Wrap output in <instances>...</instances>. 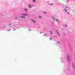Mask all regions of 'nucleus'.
I'll return each instance as SVG.
<instances>
[{"mask_svg": "<svg viewBox=\"0 0 75 75\" xmlns=\"http://www.w3.org/2000/svg\"><path fill=\"white\" fill-rule=\"evenodd\" d=\"M22 16H19V18H24L25 19V16H28V14L27 13H23L21 14Z\"/></svg>", "mask_w": 75, "mask_h": 75, "instance_id": "obj_1", "label": "nucleus"}, {"mask_svg": "<svg viewBox=\"0 0 75 75\" xmlns=\"http://www.w3.org/2000/svg\"><path fill=\"white\" fill-rule=\"evenodd\" d=\"M70 56H71V54H68L67 55V59L68 62H69L70 61Z\"/></svg>", "mask_w": 75, "mask_h": 75, "instance_id": "obj_2", "label": "nucleus"}, {"mask_svg": "<svg viewBox=\"0 0 75 75\" xmlns=\"http://www.w3.org/2000/svg\"><path fill=\"white\" fill-rule=\"evenodd\" d=\"M34 5H32L31 4H29L28 5V7H29V8H31L33 7H34Z\"/></svg>", "mask_w": 75, "mask_h": 75, "instance_id": "obj_3", "label": "nucleus"}, {"mask_svg": "<svg viewBox=\"0 0 75 75\" xmlns=\"http://www.w3.org/2000/svg\"><path fill=\"white\" fill-rule=\"evenodd\" d=\"M55 21L57 22V23H58L59 24H61V22H60V21H59V20L58 19H55Z\"/></svg>", "mask_w": 75, "mask_h": 75, "instance_id": "obj_4", "label": "nucleus"}, {"mask_svg": "<svg viewBox=\"0 0 75 75\" xmlns=\"http://www.w3.org/2000/svg\"><path fill=\"white\" fill-rule=\"evenodd\" d=\"M67 9L66 8H64L63 9V11H64V12H67Z\"/></svg>", "mask_w": 75, "mask_h": 75, "instance_id": "obj_5", "label": "nucleus"}, {"mask_svg": "<svg viewBox=\"0 0 75 75\" xmlns=\"http://www.w3.org/2000/svg\"><path fill=\"white\" fill-rule=\"evenodd\" d=\"M31 21L33 22V23H35L36 21H35V20H34V19H31Z\"/></svg>", "mask_w": 75, "mask_h": 75, "instance_id": "obj_6", "label": "nucleus"}, {"mask_svg": "<svg viewBox=\"0 0 75 75\" xmlns=\"http://www.w3.org/2000/svg\"><path fill=\"white\" fill-rule=\"evenodd\" d=\"M74 66H75V63H73L72 64V66L73 68H74Z\"/></svg>", "mask_w": 75, "mask_h": 75, "instance_id": "obj_7", "label": "nucleus"}, {"mask_svg": "<svg viewBox=\"0 0 75 75\" xmlns=\"http://www.w3.org/2000/svg\"><path fill=\"white\" fill-rule=\"evenodd\" d=\"M65 7L66 8H66L67 10V9H69V7L68 6H66Z\"/></svg>", "mask_w": 75, "mask_h": 75, "instance_id": "obj_8", "label": "nucleus"}, {"mask_svg": "<svg viewBox=\"0 0 75 75\" xmlns=\"http://www.w3.org/2000/svg\"><path fill=\"white\" fill-rule=\"evenodd\" d=\"M52 18L53 20H54V21H55V19H55V18L54 16H53L52 17Z\"/></svg>", "mask_w": 75, "mask_h": 75, "instance_id": "obj_9", "label": "nucleus"}, {"mask_svg": "<svg viewBox=\"0 0 75 75\" xmlns=\"http://www.w3.org/2000/svg\"><path fill=\"white\" fill-rule=\"evenodd\" d=\"M24 10L26 12H27V11H28V10H27V8H24Z\"/></svg>", "mask_w": 75, "mask_h": 75, "instance_id": "obj_10", "label": "nucleus"}, {"mask_svg": "<svg viewBox=\"0 0 75 75\" xmlns=\"http://www.w3.org/2000/svg\"><path fill=\"white\" fill-rule=\"evenodd\" d=\"M49 5L50 6H53V4H51V3H49Z\"/></svg>", "mask_w": 75, "mask_h": 75, "instance_id": "obj_11", "label": "nucleus"}, {"mask_svg": "<svg viewBox=\"0 0 75 75\" xmlns=\"http://www.w3.org/2000/svg\"><path fill=\"white\" fill-rule=\"evenodd\" d=\"M57 33L58 34V35L59 36H60V34H59V33L58 32H57Z\"/></svg>", "mask_w": 75, "mask_h": 75, "instance_id": "obj_12", "label": "nucleus"}, {"mask_svg": "<svg viewBox=\"0 0 75 75\" xmlns=\"http://www.w3.org/2000/svg\"><path fill=\"white\" fill-rule=\"evenodd\" d=\"M11 25V23H9L8 24V26H10V25Z\"/></svg>", "mask_w": 75, "mask_h": 75, "instance_id": "obj_13", "label": "nucleus"}, {"mask_svg": "<svg viewBox=\"0 0 75 75\" xmlns=\"http://www.w3.org/2000/svg\"><path fill=\"white\" fill-rule=\"evenodd\" d=\"M50 34H53V33L52 31H50Z\"/></svg>", "mask_w": 75, "mask_h": 75, "instance_id": "obj_14", "label": "nucleus"}, {"mask_svg": "<svg viewBox=\"0 0 75 75\" xmlns=\"http://www.w3.org/2000/svg\"><path fill=\"white\" fill-rule=\"evenodd\" d=\"M33 2H35L36 0H32Z\"/></svg>", "mask_w": 75, "mask_h": 75, "instance_id": "obj_15", "label": "nucleus"}, {"mask_svg": "<svg viewBox=\"0 0 75 75\" xmlns=\"http://www.w3.org/2000/svg\"><path fill=\"white\" fill-rule=\"evenodd\" d=\"M39 18H41V16H39Z\"/></svg>", "mask_w": 75, "mask_h": 75, "instance_id": "obj_16", "label": "nucleus"}, {"mask_svg": "<svg viewBox=\"0 0 75 75\" xmlns=\"http://www.w3.org/2000/svg\"><path fill=\"white\" fill-rule=\"evenodd\" d=\"M44 36H48V35H47V34H46V33H45V34H44Z\"/></svg>", "mask_w": 75, "mask_h": 75, "instance_id": "obj_17", "label": "nucleus"}, {"mask_svg": "<svg viewBox=\"0 0 75 75\" xmlns=\"http://www.w3.org/2000/svg\"><path fill=\"white\" fill-rule=\"evenodd\" d=\"M43 13L44 14H47V12H43Z\"/></svg>", "mask_w": 75, "mask_h": 75, "instance_id": "obj_18", "label": "nucleus"}, {"mask_svg": "<svg viewBox=\"0 0 75 75\" xmlns=\"http://www.w3.org/2000/svg\"><path fill=\"white\" fill-rule=\"evenodd\" d=\"M60 42L59 41L57 42V44H59Z\"/></svg>", "mask_w": 75, "mask_h": 75, "instance_id": "obj_19", "label": "nucleus"}, {"mask_svg": "<svg viewBox=\"0 0 75 75\" xmlns=\"http://www.w3.org/2000/svg\"><path fill=\"white\" fill-rule=\"evenodd\" d=\"M16 29L15 28H13V31H15L16 30Z\"/></svg>", "mask_w": 75, "mask_h": 75, "instance_id": "obj_20", "label": "nucleus"}, {"mask_svg": "<svg viewBox=\"0 0 75 75\" xmlns=\"http://www.w3.org/2000/svg\"><path fill=\"white\" fill-rule=\"evenodd\" d=\"M11 30V29H9V30H7V31H10Z\"/></svg>", "mask_w": 75, "mask_h": 75, "instance_id": "obj_21", "label": "nucleus"}, {"mask_svg": "<svg viewBox=\"0 0 75 75\" xmlns=\"http://www.w3.org/2000/svg\"><path fill=\"white\" fill-rule=\"evenodd\" d=\"M65 26L66 27H67V25H65Z\"/></svg>", "mask_w": 75, "mask_h": 75, "instance_id": "obj_22", "label": "nucleus"}, {"mask_svg": "<svg viewBox=\"0 0 75 75\" xmlns=\"http://www.w3.org/2000/svg\"><path fill=\"white\" fill-rule=\"evenodd\" d=\"M3 27H6V25H4L3 26Z\"/></svg>", "mask_w": 75, "mask_h": 75, "instance_id": "obj_23", "label": "nucleus"}, {"mask_svg": "<svg viewBox=\"0 0 75 75\" xmlns=\"http://www.w3.org/2000/svg\"><path fill=\"white\" fill-rule=\"evenodd\" d=\"M67 14H69V12H67Z\"/></svg>", "mask_w": 75, "mask_h": 75, "instance_id": "obj_24", "label": "nucleus"}, {"mask_svg": "<svg viewBox=\"0 0 75 75\" xmlns=\"http://www.w3.org/2000/svg\"><path fill=\"white\" fill-rule=\"evenodd\" d=\"M11 26H10L8 27V28H11Z\"/></svg>", "mask_w": 75, "mask_h": 75, "instance_id": "obj_25", "label": "nucleus"}, {"mask_svg": "<svg viewBox=\"0 0 75 75\" xmlns=\"http://www.w3.org/2000/svg\"><path fill=\"white\" fill-rule=\"evenodd\" d=\"M50 40H52V38H50Z\"/></svg>", "mask_w": 75, "mask_h": 75, "instance_id": "obj_26", "label": "nucleus"}, {"mask_svg": "<svg viewBox=\"0 0 75 75\" xmlns=\"http://www.w3.org/2000/svg\"><path fill=\"white\" fill-rule=\"evenodd\" d=\"M66 0L67 1V2H68V0Z\"/></svg>", "mask_w": 75, "mask_h": 75, "instance_id": "obj_27", "label": "nucleus"}, {"mask_svg": "<svg viewBox=\"0 0 75 75\" xmlns=\"http://www.w3.org/2000/svg\"><path fill=\"white\" fill-rule=\"evenodd\" d=\"M69 69H67V70H68Z\"/></svg>", "mask_w": 75, "mask_h": 75, "instance_id": "obj_28", "label": "nucleus"}, {"mask_svg": "<svg viewBox=\"0 0 75 75\" xmlns=\"http://www.w3.org/2000/svg\"><path fill=\"white\" fill-rule=\"evenodd\" d=\"M17 18V17H16L15 18Z\"/></svg>", "mask_w": 75, "mask_h": 75, "instance_id": "obj_29", "label": "nucleus"}, {"mask_svg": "<svg viewBox=\"0 0 75 75\" xmlns=\"http://www.w3.org/2000/svg\"><path fill=\"white\" fill-rule=\"evenodd\" d=\"M40 33H42V32H41Z\"/></svg>", "mask_w": 75, "mask_h": 75, "instance_id": "obj_30", "label": "nucleus"}, {"mask_svg": "<svg viewBox=\"0 0 75 75\" xmlns=\"http://www.w3.org/2000/svg\"><path fill=\"white\" fill-rule=\"evenodd\" d=\"M56 0V1H57V0Z\"/></svg>", "mask_w": 75, "mask_h": 75, "instance_id": "obj_31", "label": "nucleus"}]
</instances>
